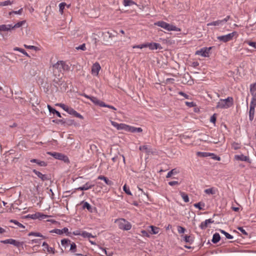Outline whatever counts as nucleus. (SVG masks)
<instances>
[{"mask_svg": "<svg viewBox=\"0 0 256 256\" xmlns=\"http://www.w3.org/2000/svg\"><path fill=\"white\" fill-rule=\"evenodd\" d=\"M52 68L53 73L54 75H56L59 72L68 71L70 69L69 66L64 61H58L52 65Z\"/></svg>", "mask_w": 256, "mask_h": 256, "instance_id": "nucleus-1", "label": "nucleus"}, {"mask_svg": "<svg viewBox=\"0 0 256 256\" xmlns=\"http://www.w3.org/2000/svg\"><path fill=\"white\" fill-rule=\"evenodd\" d=\"M234 104L232 97L228 96L225 99H220L217 102L216 108H217L227 109L232 106Z\"/></svg>", "mask_w": 256, "mask_h": 256, "instance_id": "nucleus-2", "label": "nucleus"}, {"mask_svg": "<svg viewBox=\"0 0 256 256\" xmlns=\"http://www.w3.org/2000/svg\"><path fill=\"white\" fill-rule=\"evenodd\" d=\"M154 24L161 27L168 31L180 32V29L176 26L168 24L164 21L160 20L154 22Z\"/></svg>", "mask_w": 256, "mask_h": 256, "instance_id": "nucleus-3", "label": "nucleus"}, {"mask_svg": "<svg viewBox=\"0 0 256 256\" xmlns=\"http://www.w3.org/2000/svg\"><path fill=\"white\" fill-rule=\"evenodd\" d=\"M118 222V228L123 230H128L131 229L132 224L124 218H120L117 220Z\"/></svg>", "mask_w": 256, "mask_h": 256, "instance_id": "nucleus-4", "label": "nucleus"}, {"mask_svg": "<svg viewBox=\"0 0 256 256\" xmlns=\"http://www.w3.org/2000/svg\"><path fill=\"white\" fill-rule=\"evenodd\" d=\"M230 18V16H227L224 18L222 20H218L216 21H213L210 22L208 23L206 26H222L225 24Z\"/></svg>", "mask_w": 256, "mask_h": 256, "instance_id": "nucleus-5", "label": "nucleus"}, {"mask_svg": "<svg viewBox=\"0 0 256 256\" xmlns=\"http://www.w3.org/2000/svg\"><path fill=\"white\" fill-rule=\"evenodd\" d=\"M236 34V32H233L232 33H230L226 35L218 36L217 38L220 41L222 42H226L232 40L234 36Z\"/></svg>", "mask_w": 256, "mask_h": 256, "instance_id": "nucleus-6", "label": "nucleus"}, {"mask_svg": "<svg viewBox=\"0 0 256 256\" xmlns=\"http://www.w3.org/2000/svg\"><path fill=\"white\" fill-rule=\"evenodd\" d=\"M211 49L212 47H204L200 48V50H196L195 54L196 55L201 56L203 57H208L209 56V54Z\"/></svg>", "mask_w": 256, "mask_h": 256, "instance_id": "nucleus-7", "label": "nucleus"}, {"mask_svg": "<svg viewBox=\"0 0 256 256\" xmlns=\"http://www.w3.org/2000/svg\"><path fill=\"white\" fill-rule=\"evenodd\" d=\"M112 125L116 128L118 130H124L127 131L128 125L124 124H118L116 122L110 120Z\"/></svg>", "mask_w": 256, "mask_h": 256, "instance_id": "nucleus-8", "label": "nucleus"}, {"mask_svg": "<svg viewBox=\"0 0 256 256\" xmlns=\"http://www.w3.org/2000/svg\"><path fill=\"white\" fill-rule=\"evenodd\" d=\"M50 233H55L58 234H62L64 233L66 234V236H70V232H68V229L67 228H64L60 230L58 228H54L51 230L50 232Z\"/></svg>", "mask_w": 256, "mask_h": 256, "instance_id": "nucleus-9", "label": "nucleus"}, {"mask_svg": "<svg viewBox=\"0 0 256 256\" xmlns=\"http://www.w3.org/2000/svg\"><path fill=\"white\" fill-rule=\"evenodd\" d=\"M101 68L100 64L98 62L93 64L92 68V74L94 76H98Z\"/></svg>", "mask_w": 256, "mask_h": 256, "instance_id": "nucleus-10", "label": "nucleus"}, {"mask_svg": "<svg viewBox=\"0 0 256 256\" xmlns=\"http://www.w3.org/2000/svg\"><path fill=\"white\" fill-rule=\"evenodd\" d=\"M32 172L34 173L42 181L48 180L50 179L48 175L42 174L36 170H33Z\"/></svg>", "mask_w": 256, "mask_h": 256, "instance_id": "nucleus-11", "label": "nucleus"}, {"mask_svg": "<svg viewBox=\"0 0 256 256\" xmlns=\"http://www.w3.org/2000/svg\"><path fill=\"white\" fill-rule=\"evenodd\" d=\"M147 48H148L150 50H162V48L160 44L156 42H147Z\"/></svg>", "mask_w": 256, "mask_h": 256, "instance_id": "nucleus-12", "label": "nucleus"}, {"mask_svg": "<svg viewBox=\"0 0 256 256\" xmlns=\"http://www.w3.org/2000/svg\"><path fill=\"white\" fill-rule=\"evenodd\" d=\"M4 244H11L16 246H19L20 245V242L16 240H15L10 238L7 239L3 240H1L0 242Z\"/></svg>", "mask_w": 256, "mask_h": 256, "instance_id": "nucleus-13", "label": "nucleus"}, {"mask_svg": "<svg viewBox=\"0 0 256 256\" xmlns=\"http://www.w3.org/2000/svg\"><path fill=\"white\" fill-rule=\"evenodd\" d=\"M214 222V220L212 218H209L205 220L204 222H201L200 225V228L202 230H205L208 226V224H212Z\"/></svg>", "mask_w": 256, "mask_h": 256, "instance_id": "nucleus-14", "label": "nucleus"}, {"mask_svg": "<svg viewBox=\"0 0 256 256\" xmlns=\"http://www.w3.org/2000/svg\"><path fill=\"white\" fill-rule=\"evenodd\" d=\"M12 30V24L0 25V32H8Z\"/></svg>", "mask_w": 256, "mask_h": 256, "instance_id": "nucleus-15", "label": "nucleus"}, {"mask_svg": "<svg viewBox=\"0 0 256 256\" xmlns=\"http://www.w3.org/2000/svg\"><path fill=\"white\" fill-rule=\"evenodd\" d=\"M234 159L237 160H240L242 162H249L250 160V158L248 156H244L242 154L235 155Z\"/></svg>", "mask_w": 256, "mask_h": 256, "instance_id": "nucleus-16", "label": "nucleus"}, {"mask_svg": "<svg viewBox=\"0 0 256 256\" xmlns=\"http://www.w3.org/2000/svg\"><path fill=\"white\" fill-rule=\"evenodd\" d=\"M90 98V100L96 105L99 106L101 107H102V106H106L105 103L99 100L97 98L92 96Z\"/></svg>", "mask_w": 256, "mask_h": 256, "instance_id": "nucleus-17", "label": "nucleus"}, {"mask_svg": "<svg viewBox=\"0 0 256 256\" xmlns=\"http://www.w3.org/2000/svg\"><path fill=\"white\" fill-rule=\"evenodd\" d=\"M72 242L69 239L64 238L61 240V244L65 249L70 246Z\"/></svg>", "mask_w": 256, "mask_h": 256, "instance_id": "nucleus-18", "label": "nucleus"}, {"mask_svg": "<svg viewBox=\"0 0 256 256\" xmlns=\"http://www.w3.org/2000/svg\"><path fill=\"white\" fill-rule=\"evenodd\" d=\"M68 114L73 115L75 116L76 118H78L80 119H83L84 117L82 115H81L80 114L78 113L76 110H75L74 108H70Z\"/></svg>", "mask_w": 256, "mask_h": 256, "instance_id": "nucleus-19", "label": "nucleus"}, {"mask_svg": "<svg viewBox=\"0 0 256 256\" xmlns=\"http://www.w3.org/2000/svg\"><path fill=\"white\" fill-rule=\"evenodd\" d=\"M142 131V130L140 128H135L131 126L128 125L126 132H140Z\"/></svg>", "mask_w": 256, "mask_h": 256, "instance_id": "nucleus-20", "label": "nucleus"}, {"mask_svg": "<svg viewBox=\"0 0 256 256\" xmlns=\"http://www.w3.org/2000/svg\"><path fill=\"white\" fill-rule=\"evenodd\" d=\"M82 205V208H86L90 212H92V208L90 204L87 202L82 201L81 202Z\"/></svg>", "mask_w": 256, "mask_h": 256, "instance_id": "nucleus-21", "label": "nucleus"}, {"mask_svg": "<svg viewBox=\"0 0 256 256\" xmlns=\"http://www.w3.org/2000/svg\"><path fill=\"white\" fill-rule=\"evenodd\" d=\"M47 154L53 156L56 159L60 160L62 154L56 152H48Z\"/></svg>", "mask_w": 256, "mask_h": 256, "instance_id": "nucleus-22", "label": "nucleus"}, {"mask_svg": "<svg viewBox=\"0 0 256 256\" xmlns=\"http://www.w3.org/2000/svg\"><path fill=\"white\" fill-rule=\"evenodd\" d=\"M30 162L32 163H36L41 166H47V164L45 162L36 159H32L30 160Z\"/></svg>", "mask_w": 256, "mask_h": 256, "instance_id": "nucleus-23", "label": "nucleus"}, {"mask_svg": "<svg viewBox=\"0 0 256 256\" xmlns=\"http://www.w3.org/2000/svg\"><path fill=\"white\" fill-rule=\"evenodd\" d=\"M48 108L49 110V112H50V113H52L53 114H56V116L59 117V118H61L62 116H61V114H60V112H58V111H57L56 109H54V108H52L50 105H48Z\"/></svg>", "mask_w": 256, "mask_h": 256, "instance_id": "nucleus-24", "label": "nucleus"}, {"mask_svg": "<svg viewBox=\"0 0 256 256\" xmlns=\"http://www.w3.org/2000/svg\"><path fill=\"white\" fill-rule=\"evenodd\" d=\"M98 180H104V182H105V183L108 185V186H111L112 184V182L111 181V180H108L106 176H100L98 177Z\"/></svg>", "mask_w": 256, "mask_h": 256, "instance_id": "nucleus-25", "label": "nucleus"}, {"mask_svg": "<svg viewBox=\"0 0 256 256\" xmlns=\"http://www.w3.org/2000/svg\"><path fill=\"white\" fill-rule=\"evenodd\" d=\"M220 234L216 232L214 234L212 240L214 244H216L220 241Z\"/></svg>", "mask_w": 256, "mask_h": 256, "instance_id": "nucleus-26", "label": "nucleus"}, {"mask_svg": "<svg viewBox=\"0 0 256 256\" xmlns=\"http://www.w3.org/2000/svg\"><path fill=\"white\" fill-rule=\"evenodd\" d=\"M255 112V108L250 107V111H249V119L250 121H252L254 118Z\"/></svg>", "mask_w": 256, "mask_h": 256, "instance_id": "nucleus-27", "label": "nucleus"}, {"mask_svg": "<svg viewBox=\"0 0 256 256\" xmlns=\"http://www.w3.org/2000/svg\"><path fill=\"white\" fill-rule=\"evenodd\" d=\"M26 23V20H22V21H20V22H18L17 23H16L15 24L13 25L12 24V30L14 28H19L21 26H24L25 24Z\"/></svg>", "mask_w": 256, "mask_h": 256, "instance_id": "nucleus-28", "label": "nucleus"}, {"mask_svg": "<svg viewBox=\"0 0 256 256\" xmlns=\"http://www.w3.org/2000/svg\"><path fill=\"white\" fill-rule=\"evenodd\" d=\"M250 92L252 96L256 95V83L250 85Z\"/></svg>", "mask_w": 256, "mask_h": 256, "instance_id": "nucleus-29", "label": "nucleus"}, {"mask_svg": "<svg viewBox=\"0 0 256 256\" xmlns=\"http://www.w3.org/2000/svg\"><path fill=\"white\" fill-rule=\"evenodd\" d=\"M40 216V212H36V213L34 214H28L26 216V218H30L31 219H32V220L39 219Z\"/></svg>", "mask_w": 256, "mask_h": 256, "instance_id": "nucleus-30", "label": "nucleus"}, {"mask_svg": "<svg viewBox=\"0 0 256 256\" xmlns=\"http://www.w3.org/2000/svg\"><path fill=\"white\" fill-rule=\"evenodd\" d=\"M178 172L176 169L174 168V169L172 170H170V172H168L167 174L166 178H170L172 175H175V174H177Z\"/></svg>", "mask_w": 256, "mask_h": 256, "instance_id": "nucleus-31", "label": "nucleus"}, {"mask_svg": "<svg viewBox=\"0 0 256 256\" xmlns=\"http://www.w3.org/2000/svg\"><path fill=\"white\" fill-rule=\"evenodd\" d=\"M149 228L151 229V231L150 232L152 234H158L159 232V228L157 227L154 226H149Z\"/></svg>", "mask_w": 256, "mask_h": 256, "instance_id": "nucleus-32", "label": "nucleus"}, {"mask_svg": "<svg viewBox=\"0 0 256 256\" xmlns=\"http://www.w3.org/2000/svg\"><path fill=\"white\" fill-rule=\"evenodd\" d=\"M76 245L74 242H72L70 246V252L72 253H76Z\"/></svg>", "mask_w": 256, "mask_h": 256, "instance_id": "nucleus-33", "label": "nucleus"}, {"mask_svg": "<svg viewBox=\"0 0 256 256\" xmlns=\"http://www.w3.org/2000/svg\"><path fill=\"white\" fill-rule=\"evenodd\" d=\"M180 195L184 201L186 202H189V198L187 194H186L185 192H180Z\"/></svg>", "mask_w": 256, "mask_h": 256, "instance_id": "nucleus-34", "label": "nucleus"}, {"mask_svg": "<svg viewBox=\"0 0 256 256\" xmlns=\"http://www.w3.org/2000/svg\"><path fill=\"white\" fill-rule=\"evenodd\" d=\"M250 107L256 108V95L252 96V98L250 104Z\"/></svg>", "mask_w": 256, "mask_h": 256, "instance_id": "nucleus-35", "label": "nucleus"}, {"mask_svg": "<svg viewBox=\"0 0 256 256\" xmlns=\"http://www.w3.org/2000/svg\"><path fill=\"white\" fill-rule=\"evenodd\" d=\"M84 186L86 188V190H88L93 188L94 186V184H92L90 182H86L84 184Z\"/></svg>", "mask_w": 256, "mask_h": 256, "instance_id": "nucleus-36", "label": "nucleus"}, {"mask_svg": "<svg viewBox=\"0 0 256 256\" xmlns=\"http://www.w3.org/2000/svg\"><path fill=\"white\" fill-rule=\"evenodd\" d=\"M194 206L200 210H204L203 207L204 206V204L203 202H199L194 204Z\"/></svg>", "mask_w": 256, "mask_h": 256, "instance_id": "nucleus-37", "label": "nucleus"}, {"mask_svg": "<svg viewBox=\"0 0 256 256\" xmlns=\"http://www.w3.org/2000/svg\"><path fill=\"white\" fill-rule=\"evenodd\" d=\"M14 50L20 52L21 53H22L24 54L25 56H26L30 57V56L22 48H18V47H15L14 48Z\"/></svg>", "mask_w": 256, "mask_h": 256, "instance_id": "nucleus-38", "label": "nucleus"}, {"mask_svg": "<svg viewBox=\"0 0 256 256\" xmlns=\"http://www.w3.org/2000/svg\"><path fill=\"white\" fill-rule=\"evenodd\" d=\"M136 4L132 0H124V5L125 6H130Z\"/></svg>", "mask_w": 256, "mask_h": 256, "instance_id": "nucleus-39", "label": "nucleus"}, {"mask_svg": "<svg viewBox=\"0 0 256 256\" xmlns=\"http://www.w3.org/2000/svg\"><path fill=\"white\" fill-rule=\"evenodd\" d=\"M184 240L186 242L192 244L193 242L192 238L189 236L185 235L183 236Z\"/></svg>", "mask_w": 256, "mask_h": 256, "instance_id": "nucleus-40", "label": "nucleus"}, {"mask_svg": "<svg viewBox=\"0 0 256 256\" xmlns=\"http://www.w3.org/2000/svg\"><path fill=\"white\" fill-rule=\"evenodd\" d=\"M220 231L222 234H224L228 239H232L234 238L232 236L226 232L224 230H220Z\"/></svg>", "mask_w": 256, "mask_h": 256, "instance_id": "nucleus-41", "label": "nucleus"}, {"mask_svg": "<svg viewBox=\"0 0 256 256\" xmlns=\"http://www.w3.org/2000/svg\"><path fill=\"white\" fill-rule=\"evenodd\" d=\"M81 236L84 238H94V236L90 234L87 232L84 231L82 232Z\"/></svg>", "mask_w": 256, "mask_h": 256, "instance_id": "nucleus-42", "label": "nucleus"}, {"mask_svg": "<svg viewBox=\"0 0 256 256\" xmlns=\"http://www.w3.org/2000/svg\"><path fill=\"white\" fill-rule=\"evenodd\" d=\"M10 222H12V223L14 224H15L18 226L20 228H25V226H24L22 224L20 223L16 220H10Z\"/></svg>", "mask_w": 256, "mask_h": 256, "instance_id": "nucleus-43", "label": "nucleus"}, {"mask_svg": "<svg viewBox=\"0 0 256 256\" xmlns=\"http://www.w3.org/2000/svg\"><path fill=\"white\" fill-rule=\"evenodd\" d=\"M28 236H38V237H41L42 238H45V237L44 236H42L40 233L36 232H31L29 233Z\"/></svg>", "mask_w": 256, "mask_h": 256, "instance_id": "nucleus-44", "label": "nucleus"}, {"mask_svg": "<svg viewBox=\"0 0 256 256\" xmlns=\"http://www.w3.org/2000/svg\"><path fill=\"white\" fill-rule=\"evenodd\" d=\"M204 192L208 194H215L216 192L214 188H210L206 189L204 190Z\"/></svg>", "mask_w": 256, "mask_h": 256, "instance_id": "nucleus-45", "label": "nucleus"}, {"mask_svg": "<svg viewBox=\"0 0 256 256\" xmlns=\"http://www.w3.org/2000/svg\"><path fill=\"white\" fill-rule=\"evenodd\" d=\"M13 4V2L10 0H6L4 2H0V6H6L8 5H11Z\"/></svg>", "mask_w": 256, "mask_h": 256, "instance_id": "nucleus-46", "label": "nucleus"}, {"mask_svg": "<svg viewBox=\"0 0 256 256\" xmlns=\"http://www.w3.org/2000/svg\"><path fill=\"white\" fill-rule=\"evenodd\" d=\"M58 105L61 108H62L64 110H65L68 113L70 108L68 107V106L65 105L64 104H60Z\"/></svg>", "mask_w": 256, "mask_h": 256, "instance_id": "nucleus-47", "label": "nucleus"}, {"mask_svg": "<svg viewBox=\"0 0 256 256\" xmlns=\"http://www.w3.org/2000/svg\"><path fill=\"white\" fill-rule=\"evenodd\" d=\"M147 48V43H145V44H139V45H134L132 46L133 48Z\"/></svg>", "mask_w": 256, "mask_h": 256, "instance_id": "nucleus-48", "label": "nucleus"}, {"mask_svg": "<svg viewBox=\"0 0 256 256\" xmlns=\"http://www.w3.org/2000/svg\"><path fill=\"white\" fill-rule=\"evenodd\" d=\"M66 5L65 2H61L59 4V10L60 12L62 14L64 12V6Z\"/></svg>", "mask_w": 256, "mask_h": 256, "instance_id": "nucleus-49", "label": "nucleus"}, {"mask_svg": "<svg viewBox=\"0 0 256 256\" xmlns=\"http://www.w3.org/2000/svg\"><path fill=\"white\" fill-rule=\"evenodd\" d=\"M123 190L127 194L130 195V196H132V194L130 192V188L126 186V184H124V186H123Z\"/></svg>", "mask_w": 256, "mask_h": 256, "instance_id": "nucleus-50", "label": "nucleus"}, {"mask_svg": "<svg viewBox=\"0 0 256 256\" xmlns=\"http://www.w3.org/2000/svg\"><path fill=\"white\" fill-rule=\"evenodd\" d=\"M76 50H82L84 51L86 50V44H80L79 46L76 47Z\"/></svg>", "mask_w": 256, "mask_h": 256, "instance_id": "nucleus-51", "label": "nucleus"}, {"mask_svg": "<svg viewBox=\"0 0 256 256\" xmlns=\"http://www.w3.org/2000/svg\"><path fill=\"white\" fill-rule=\"evenodd\" d=\"M60 160H62L64 161V162H66V163H68L70 162L68 158L64 154H62V156H61Z\"/></svg>", "mask_w": 256, "mask_h": 256, "instance_id": "nucleus-52", "label": "nucleus"}, {"mask_svg": "<svg viewBox=\"0 0 256 256\" xmlns=\"http://www.w3.org/2000/svg\"><path fill=\"white\" fill-rule=\"evenodd\" d=\"M24 46L25 48H28V49L34 50H38V47L34 46H29V45H27V44H24Z\"/></svg>", "mask_w": 256, "mask_h": 256, "instance_id": "nucleus-53", "label": "nucleus"}, {"mask_svg": "<svg viewBox=\"0 0 256 256\" xmlns=\"http://www.w3.org/2000/svg\"><path fill=\"white\" fill-rule=\"evenodd\" d=\"M178 94L184 96L186 99H190V96L188 95L187 94H186V93H184L182 92H179Z\"/></svg>", "mask_w": 256, "mask_h": 256, "instance_id": "nucleus-54", "label": "nucleus"}, {"mask_svg": "<svg viewBox=\"0 0 256 256\" xmlns=\"http://www.w3.org/2000/svg\"><path fill=\"white\" fill-rule=\"evenodd\" d=\"M178 231L180 234H184L186 231V229L184 227L178 226Z\"/></svg>", "mask_w": 256, "mask_h": 256, "instance_id": "nucleus-55", "label": "nucleus"}, {"mask_svg": "<svg viewBox=\"0 0 256 256\" xmlns=\"http://www.w3.org/2000/svg\"><path fill=\"white\" fill-rule=\"evenodd\" d=\"M168 184L170 186H174L175 185H179L180 184V182H179L178 181H170L168 182Z\"/></svg>", "mask_w": 256, "mask_h": 256, "instance_id": "nucleus-56", "label": "nucleus"}, {"mask_svg": "<svg viewBox=\"0 0 256 256\" xmlns=\"http://www.w3.org/2000/svg\"><path fill=\"white\" fill-rule=\"evenodd\" d=\"M216 114H214L210 118V122L214 124L216 122Z\"/></svg>", "mask_w": 256, "mask_h": 256, "instance_id": "nucleus-57", "label": "nucleus"}, {"mask_svg": "<svg viewBox=\"0 0 256 256\" xmlns=\"http://www.w3.org/2000/svg\"><path fill=\"white\" fill-rule=\"evenodd\" d=\"M197 154L200 156L206 157L208 156V153L204 152H198Z\"/></svg>", "mask_w": 256, "mask_h": 256, "instance_id": "nucleus-58", "label": "nucleus"}, {"mask_svg": "<svg viewBox=\"0 0 256 256\" xmlns=\"http://www.w3.org/2000/svg\"><path fill=\"white\" fill-rule=\"evenodd\" d=\"M238 229L244 234L248 236V234L242 227H238Z\"/></svg>", "mask_w": 256, "mask_h": 256, "instance_id": "nucleus-59", "label": "nucleus"}, {"mask_svg": "<svg viewBox=\"0 0 256 256\" xmlns=\"http://www.w3.org/2000/svg\"><path fill=\"white\" fill-rule=\"evenodd\" d=\"M22 11H23V9H22V8H21L18 10H16V11L12 10V12H14V14L20 15L22 14Z\"/></svg>", "mask_w": 256, "mask_h": 256, "instance_id": "nucleus-60", "label": "nucleus"}, {"mask_svg": "<svg viewBox=\"0 0 256 256\" xmlns=\"http://www.w3.org/2000/svg\"><path fill=\"white\" fill-rule=\"evenodd\" d=\"M247 44L250 46L254 48H256V42H248Z\"/></svg>", "mask_w": 256, "mask_h": 256, "instance_id": "nucleus-61", "label": "nucleus"}, {"mask_svg": "<svg viewBox=\"0 0 256 256\" xmlns=\"http://www.w3.org/2000/svg\"><path fill=\"white\" fill-rule=\"evenodd\" d=\"M113 35L112 33L108 32L104 34V37H108V38H112L113 37Z\"/></svg>", "mask_w": 256, "mask_h": 256, "instance_id": "nucleus-62", "label": "nucleus"}, {"mask_svg": "<svg viewBox=\"0 0 256 256\" xmlns=\"http://www.w3.org/2000/svg\"><path fill=\"white\" fill-rule=\"evenodd\" d=\"M186 104L190 108L193 107L194 106V102H186Z\"/></svg>", "mask_w": 256, "mask_h": 256, "instance_id": "nucleus-63", "label": "nucleus"}, {"mask_svg": "<svg viewBox=\"0 0 256 256\" xmlns=\"http://www.w3.org/2000/svg\"><path fill=\"white\" fill-rule=\"evenodd\" d=\"M47 250L49 252H52V254H54L55 252H54V248H52V247H48L47 248Z\"/></svg>", "mask_w": 256, "mask_h": 256, "instance_id": "nucleus-64", "label": "nucleus"}]
</instances>
